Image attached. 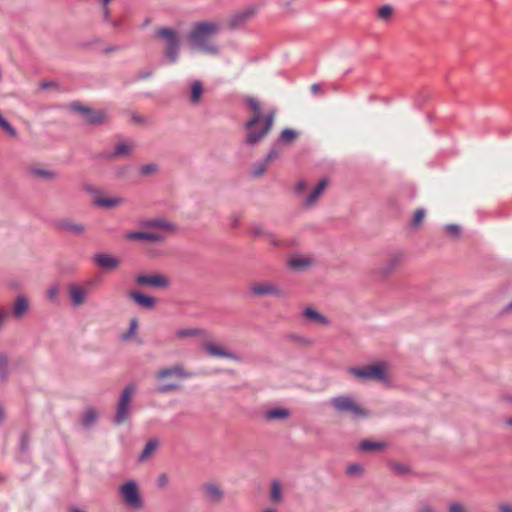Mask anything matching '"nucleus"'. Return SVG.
Listing matches in <instances>:
<instances>
[{"label":"nucleus","mask_w":512,"mask_h":512,"mask_svg":"<svg viewBox=\"0 0 512 512\" xmlns=\"http://www.w3.org/2000/svg\"><path fill=\"white\" fill-rule=\"evenodd\" d=\"M204 88L203 84L199 80H195L191 84L190 94H189V100L192 104L197 105L199 104L201 97L203 95Z\"/></svg>","instance_id":"obj_28"},{"label":"nucleus","mask_w":512,"mask_h":512,"mask_svg":"<svg viewBox=\"0 0 512 512\" xmlns=\"http://www.w3.org/2000/svg\"><path fill=\"white\" fill-rule=\"evenodd\" d=\"M202 334H203V331L200 329H197V328H182V329H178L175 332V337L177 339H184V338L201 336Z\"/></svg>","instance_id":"obj_32"},{"label":"nucleus","mask_w":512,"mask_h":512,"mask_svg":"<svg viewBox=\"0 0 512 512\" xmlns=\"http://www.w3.org/2000/svg\"><path fill=\"white\" fill-rule=\"evenodd\" d=\"M125 202L122 197H105L99 196L94 200L95 205L101 208L112 209L122 205Z\"/></svg>","instance_id":"obj_23"},{"label":"nucleus","mask_w":512,"mask_h":512,"mask_svg":"<svg viewBox=\"0 0 512 512\" xmlns=\"http://www.w3.org/2000/svg\"><path fill=\"white\" fill-rule=\"evenodd\" d=\"M425 218V210L424 209H417L413 215L412 219V225L415 227H418L421 225Z\"/></svg>","instance_id":"obj_41"},{"label":"nucleus","mask_w":512,"mask_h":512,"mask_svg":"<svg viewBox=\"0 0 512 512\" xmlns=\"http://www.w3.org/2000/svg\"><path fill=\"white\" fill-rule=\"evenodd\" d=\"M159 446V442L156 440V439H150L143 451L141 452L140 456H139V459L140 461H144L146 459H148L150 456H152L154 454V452L157 450Z\"/></svg>","instance_id":"obj_29"},{"label":"nucleus","mask_w":512,"mask_h":512,"mask_svg":"<svg viewBox=\"0 0 512 512\" xmlns=\"http://www.w3.org/2000/svg\"><path fill=\"white\" fill-rule=\"evenodd\" d=\"M138 329V320L136 318H132L129 323V329L126 333L123 334L122 338L124 340H129L133 335L136 334Z\"/></svg>","instance_id":"obj_38"},{"label":"nucleus","mask_w":512,"mask_h":512,"mask_svg":"<svg viewBox=\"0 0 512 512\" xmlns=\"http://www.w3.org/2000/svg\"><path fill=\"white\" fill-rule=\"evenodd\" d=\"M136 283L141 286L153 288H167L170 280L165 275L159 273L141 274L136 277Z\"/></svg>","instance_id":"obj_10"},{"label":"nucleus","mask_w":512,"mask_h":512,"mask_svg":"<svg viewBox=\"0 0 512 512\" xmlns=\"http://www.w3.org/2000/svg\"><path fill=\"white\" fill-rule=\"evenodd\" d=\"M158 171V166L155 163H149L146 165H143L140 168V174L143 176H148L156 173Z\"/></svg>","instance_id":"obj_40"},{"label":"nucleus","mask_w":512,"mask_h":512,"mask_svg":"<svg viewBox=\"0 0 512 512\" xmlns=\"http://www.w3.org/2000/svg\"><path fill=\"white\" fill-rule=\"evenodd\" d=\"M155 38L160 40L164 47V53L171 63H175L181 45L179 33L169 27H160L155 30Z\"/></svg>","instance_id":"obj_4"},{"label":"nucleus","mask_w":512,"mask_h":512,"mask_svg":"<svg viewBox=\"0 0 512 512\" xmlns=\"http://www.w3.org/2000/svg\"><path fill=\"white\" fill-rule=\"evenodd\" d=\"M298 137V132L293 129H284L281 132L280 139L285 143H292Z\"/></svg>","instance_id":"obj_37"},{"label":"nucleus","mask_w":512,"mask_h":512,"mask_svg":"<svg viewBox=\"0 0 512 512\" xmlns=\"http://www.w3.org/2000/svg\"><path fill=\"white\" fill-rule=\"evenodd\" d=\"M404 262V255L401 253L391 255L384 266L382 267V272L386 275L395 271L398 267L402 265Z\"/></svg>","instance_id":"obj_25"},{"label":"nucleus","mask_w":512,"mask_h":512,"mask_svg":"<svg viewBox=\"0 0 512 512\" xmlns=\"http://www.w3.org/2000/svg\"><path fill=\"white\" fill-rule=\"evenodd\" d=\"M119 494L124 504L133 510H141L144 501L138 484L134 480L127 481L119 487Z\"/></svg>","instance_id":"obj_6"},{"label":"nucleus","mask_w":512,"mask_h":512,"mask_svg":"<svg viewBox=\"0 0 512 512\" xmlns=\"http://www.w3.org/2000/svg\"><path fill=\"white\" fill-rule=\"evenodd\" d=\"M110 1H111V0H100V2H101V4H102V6H107V5H109V2H110Z\"/></svg>","instance_id":"obj_61"},{"label":"nucleus","mask_w":512,"mask_h":512,"mask_svg":"<svg viewBox=\"0 0 512 512\" xmlns=\"http://www.w3.org/2000/svg\"><path fill=\"white\" fill-rule=\"evenodd\" d=\"M102 13H103L104 20L106 22H110L111 21V11H110L109 5L102 6Z\"/></svg>","instance_id":"obj_49"},{"label":"nucleus","mask_w":512,"mask_h":512,"mask_svg":"<svg viewBox=\"0 0 512 512\" xmlns=\"http://www.w3.org/2000/svg\"><path fill=\"white\" fill-rule=\"evenodd\" d=\"M253 233H254L255 235L263 236V237L267 238L268 240H271V241H272L273 236H272L270 233L263 232V231H262V230H260V229H255V230L253 231Z\"/></svg>","instance_id":"obj_52"},{"label":"nucleus","mask_w":512,"mask_h":512,"mask_svg":"<svg viewBox=\"0 0 512 512\" xmlns=\"http://www.w3.org/2000/svg\"><path fill=\"white\" fill-rule=\"evenodd\" d=\"M192 376L193 373L187 371L182 364L161 368L155 374V379L158 382L157 392L165 394L179 390L181 385L176 380L188 379Z\"/></svg>","instance_id":"obj_3"},{"label":"nucleus","mask_w":512,"mask_h":512,"mask_svg":"<svg viewBox=\"0 0 512 512\" xmlns=\"http://www.w3.org/2000/svg\"><path fill=\"white\" fill-rule=\"evenodd\" d=\"M305 188H306V182H305V181H303V180L299 181V182L297 183V185H296V191H297L298 193H302V192H304Z\"/></svg>","instance_id":"obj_53"},{"label":"nucleus","mask_w":512,"mask_h":512,"mask_svg":"<svg viewBox=\"0 0 512 512\" xmlns=\"http://www.w3.org/2000/svg\"><path fill=\"white\" fill-rule=\"evenodd\" d=\"M136 391V385L135 384H129L127 385L124 390L121 393V396L118 401L117 409H116V415H115V422L117 424L124 423L130 415L129 411V405L132 399L133 394Z\"/></svg>","instance_id":"obj_8"},{"label":"nucleus","mask_w":512,"mask_h":512,"mask_svg":"<svg viewBox=\"0 0 512 512\" xmlns=\"http://www.w3.org/2000/svg\"><path fill=\"white\" fill-rule=\"evenodd\" d=\"M203 348L208 355L213 357L227 358L235 361H238L240 359L235 353L213 342L205 343Z\"/></svg>","instance_id":"obj_15"},{"label":"nucleus","mask_w":512,"mask_h":512,"mask_svg":"<svg viewBox=\"0 0 512 512\" xmlns=\"http://www.w3.org/2000/svg\"><path fill=\"white\" fill-rule=\"evenodd\" d=\"M246 103L251 112V117L246 123L248 130L246 142L248 144H255L265 137L272 128L275 111L271 110L266 115H263L260 102L254 97L247 98Z\"/></svg>","instance_id":"obj_1"},{"label":"nucleus","mask_w":512,"mask_h":512,"mask_svg":"<svg viewBox=\"0 0 512 512\" xmlns=\"http://www.w3.org/2000/svg\"><path fill=\"white\" fill-rule=\"evenodd\" d=\"M58 230L70 233L72 235H82L86 231L84 224L75 222L71 219H60L56 222Z\"/></svg>","instance_id":"obj_16"},{"label":"nucleus","mask_w":512,"mask_h":512,"mask_svg":"<svg viewBox=\"0 0 512 512\" xmlns=\"http://www.w3.org/2000/svg\"><path fill=\"white\" fill-rule=\"evenodd\" d=\"M28 174L30 177L42 180H53L56 178V173L45 166L39 164H33L28 168Z\"/></svg>","instance_id":"obj_17"},{"label":"nucleus","mask_w":512,"mask_h":512,"mask_svg":"<svg viewBox=\"0 0 512 512\" xmlns=\"http://www.w3.org/2000/svg\"><path fill=\"white\" fill-rule=\"evenodd\" d=\"M309 258H292L289 260V266L295 270H303L311 265Z\"/></svg>","instance_id":"obj_35"},{"label":"nucleus","mask_w":512,"mask_h":512,"mask_svg":"<svg viewBox=\"0 0 512 512\" xmlns=\"http://www.w3.org/2000/svg\"><path fill=\"white\" fill-rule=\"evenodd\" d=\"M97 418H98L97 411L92 408H88L83 413L82 424L85 427H90L91 425H93L96 422Z\"/></svg>","instance_id":"obj_34"},{"label":"nucleus","mask_w":512,"mask_h":512,"mask_svg":"<svg viewBox=\"0 0 512 512\" xmlns=\"http://www.w3.org/2000/svg\"><path fill=\"white\" fill-rule=\"evenodd\" d=\"M499 511L500 512H512V507L509 505L503 504V505L499 506Z\"/></svg>","instance_id":"obj_55"},{"label":"nucleus","mask_w":512,"mask_h":512,"mask_svg":"<svg viewBox=\"0 0 512 512\" xmlns=\"http://www.w3.org/2000/svg\"><path fill=\"white\" fill-rule=\"evenodd\" d=\"M8 363L7 357L5 354L0 352V373L6 368Z\"/></svg>","instance_id":"obj_50"},{"label":"nucleus","mask_w":512,"mask_h":512,"mask_svg":"<svg viewBox=\"0 0 512 512\" xmlns=\"http://www.w3.org/2000/svg\"><path fill=\"white\" fill-rule=\"evenodd\" d=\"M419 512H436L435 509L430 505H424L419 509Z\"/></svg>","instance_id":"obj_54"},{"label":"nucleus","mask_w":512,"mask_h":512,"mask_svg":"<svg viewBox=\"0 0 512 512\" xmlns=\"http://www.w3.org/2000/svg\"><path fill=\"white\" fill-rule=\"evenodd\" d=\"M71 107L74 110L82 112L85 115L86 120L91 124H100L105 122L107 119V115L104 111L92 110L90 108L83 107L78 103H73Z\"/></svg>","instance_id":"obj_13"},{"label":"nucleus","mask_w":512,"mask_h":512,"mask_svg":"<svg viewBox=\"0 0 512 512\" xmlns=\"http://www.w3.org/2000/svg\"><path fill=\"white\" fill-rule=\"evenodd\" d=\"M444 229L446 233L453 238H459L461 234V228L457 224H448Z\"/></svg>","instance_id":"obj_39"},{"label":"nucleus","mask_w":512,"mask_h":512,"mask_svg":"<svg viewBox=\"0 0 512 512\" xmlns=\"http://www.w3.org/2000/svg\"><path fill=\"white\" fill-rule=\"evenodd\" d=\"M250 292L254 296L264 297V296H274V297H284L285 291L284 289L274 281H258L254 282L250 286Z\"/></svg>","instance_id":"obj_9"},{"label":"nucleus","mask_w":512,"mask_h":512,"mask_svg":"<svg viewBox=\"0 0 512 512\" xmlns=\"http://www.w3.org/2000/svg\"><path fill=\"white\" fill-rule=\"evenodd\" d=\"M328 186V181L327 179H322L315 187L314 189L312 190V192L307 196L306 200H305V204L306 206H313L317 201L318 199L320 198V196L323 194L324 190L327 188Z\"/></svg>","instance_id":"obj_24"},{"label":"nucleus","mask_w":512,"mask_h":512,"mask_svg":"<svg viewBox=\"0 0 512 512\" xmlns=\"http://www.w3.org/2000/svg\"><path fill=\"white\" fill-rule=\"evenodd\" d=\"M267 165H268V163H266L265 161L263 163H259V164L255 165V167L253 168V171H252L253 175L254 176L262 175L266 171Z\"/></svg>","instance_id":"obj_45"},{"label":"nucleus","mask_w":512,"mask_h":512,"mask_svg":"<svg viewBox=\"0 0 512 512\" xmlns=\"http://www.w3.org/2000/svg\"><path fill=\"white\" fill-rule=\"evenodd\" d=\"M302 318L309 324L319 326H328L330 324L328 317L313 307H306L302 312Z\"/></svg>","instance_id":"obj_14"},{"label":"nucleus","mask_w":512,"mask_h":512,"mask_svg":"<svg viewBox=\"0 0 512 512\" xmlns=\"http://www.w3.org/2000/svg\"><path fill=\"white\" fill-rule=\"evenodd\" d=\"M168 484V476L166 474H162L158 478V485L160 487H165Z\"/></svg>","instance_id":"obj_51"},{"label":"nucleus","mask_w":512,"mask_h":512,"mask_svg":"<svg viewBox=\"0 0 512 512\" xmlns=\"http://www.w3.org/2000/svg\"><path fill=\"white\" fill-rule=\"evenodd\" d=\"M219 30L220 25L216 22H198L195 23L189 31L188 38L198 50L206 54L215 55L218 53V48L210 39L216 35Z\"/></svg>","instance_id":"obj_2"},{"label":"nucleus","mask_w":512,"mask_h":512,"mask_svg":"<svg viewBox=\"0 0 512 512\" xmlns=\"http://www.w3.org/2000/svg\"><path fill=\"white\" fill-rule=\"evenodd\" d=\"M205 498L213 503H218L223 498V491L219 485L207 483L202 487Z\"/></svg>","instance_id":"obj_19"},{"label":"nucleus","mask_w":512,"mask_h":512,"mask_svg":"<svg viewBox=\"0 0 512 512\" xmlns=\"http://www.w3.org/2000/svg\"><path fill=\"white\" fill-rule=\"evenodd\" d=\"M94 285H95V281L90 280V281H88V282L86 283V285H85V286H83V288L88 289V293H89L90 291H92V290H93Z\"/></svg>","instance_id":"obj_56"},{"label":"nucleus","mask_w":512,"mask_h":512,"mask_svg":"<svg viewBox=\"0 0 512 512\" xmlns=\"http://www.w3.org/2000/svg\"><path fill=\"white\" fill-rule=\"evenodd\" d=\"M311 91L316 94L320 91V86L318 84H313L311 87H310Z\"/></svg>","instance_id":"obj_57"},{"label":"nucleus","mask_w":512,"mask_h":512,"mask_svg":"<svg viewBox=\"0 0 512 512\" xmlns=\"http://www.w3.org/2000/svg\"><path fill=\"white\" fill-rule=\"evenodd\" d=\"M506 425L512 427V417H509L505 420Z\"/></svg>","instance_id":"obj_60"},{"label":"nucleus","mask_w":512,"mask_h":512,"mask_svg":"<svg viewBox=\"0 0 512 512\" xmlns=\"http://www.w3.org/2000/svg\"><path fill=\"white\" fill-rule=\"evenodd\" d=\"M394 15V8L391 5H383L376 10V16L379 20L388 22Z\"/></svg>","instance_id":"obj_31"},{"label":"nucleus","mask_w":512,"mask_h":512,"mask_svg":"<svg viewBox=\"0 0 512 512\" xmlns=\"http://www.w3.org/2000/svg\"><path fill=\"white\" fill-rule=\"evenodd\" d=\"M134 149V143L131 141L120 142L116 145L113 155L126 156L129 155Z\"/></svg>","instance_id":"obj_30"},{"label":"nucleus","mask_w":512,"mask_h":512,"mask_svg":"<svg viewBox=\"0 0 512 512\" xmlns=\"http://www.w3.org/2000/svg\"><path fill=\"white\" fill-rule=\"evenodd\" d=\"M71 512H83V511H81V510H79V509H77V508H73V509L71 510Z\"/></svg>","instance_id":"obj_63"},{"label":"nucleus","mask_w":512,"mask_h":512,"mask_svg":"<svg viewBox=\"0 0 512 512\" xmlns=\"http://www.w3.org/2000/svg\"><path fill=\"white\" fill-rule=\"evenodd\" d=\"M129 297L140 307L145 309H153L156 305V299L152 296L145 295L137 291H131Z\"/></svg>","instance_id":"obj_20"},{"label":"nucleus","mask_w":512,"mask_h":512,"mask_svg":"<svg viewBox=\"0 0 512 512\" xmlns=\"http://www.w3.org/2000/svg\"><path fill=\"white\" fill-rule=\"evenodd\" d=\"M330 404L340 413H351L355 418L367 416V412L349 396H339L332 398Z\"/></svg>","instance_id":"obj_7"},{"label":"nucleus","mask_w":512,"mask_h":512,"mask_svg":"<svg viewBox=\"0 0 512 512\" xmlns=\"http://www.w3.org/2000/svg\"><path fill=\"white\" fill-rule=\"evenodd\" d=\"M362 471H363V468L359 464L349 465L346 470L347 474L352 475V476L359 475L362 473Z\"/></svg>","instance_id":"obj_44"},{"label":"nucleus","mask_w":512,"mask_h":512,"mask_svg":"<svg viewBox=\"0 0 512 512\" xmlns=\"http://www.w3.org/2000/svg\"><path fill=\"white\" fill-rule=\"evenodd\" d=\"M128 240H140L150 243H160L165 240V235L160 232H152L146 229L145 231L129 232L125 235Z\"/></svg>","instance_id":"obj_12"},{"label":"nucleus","mask_w":512,"mask_h":512,"mask_svg":"<svg viewBox=\"0 0 512 512\" xmlns=\"http://www.w3.org/2000/svg\"><path fill=\"white\" fill-rule=\"evenodd\" d=\"M9 316V311L3 307H0V329L2 328L3 324L8 320Z\"/></svg>","instance_id":"obj_47"},{"label":"nucleus","mask_w":512,"mask_h":512,"mask_svg":"<svg viewBox=\"0 0 512 512\" xmlns=\"http://www.w3.org/2000/svg\"><path fill=\"white\" fill-rule=\"evenodd\" d=\"M385 447H386V444L383 442H374V441H369V440L362 441L359 444L360 450L366 451V452L379 451V450L384 449Z\"/></svg>","instance_id":"obj_33"},{"label":"nucleus","mask_w":512,"mask_h":512,"mask_svg":"<svg viewBox=\"0 0 512 512\" xmlns=\"http://www.w3.org/2000/svg\"><path fill=\"white\" fill-rule=\"evenodd\" d=\"M448 512H468L465 505L459 502H453L449 505Z\"/></svg>","instance_id":"obj_43"},{"label":"nucleus","mask_w":512,"mask_h":512,"mask_svg":"<svg viewBox=\"0 0 512 512\" xmlns=\"http://www.w3.org/2000/svg\"><path fill=\"white\" fill-rule=\"evenodd\" d=\"M278 157L279 151H277L276 149H272L266 156L265 162L269 164L271 161L277 159Z\"/></svg>","instance_id":"obj_48"},{"label":"nucleus","mask_w":512,"mask_h":512,"mask_svg":"<svg viewBox=\"0 0 512 512\" xmlns=\"http://www.w3.org/2000/svg\"><path fill=\"white\" fill-rule=\"evenodd\" d=\"M290 415V410L283 407H274L264 412V418L267 421L285 420L288 419Z\"/></svg>","instance_id":"obj_22"},{"label":"nucleus","mask_w":512,"mask_h":512,"mask_svg":"<svg viewBox=\"0 0 512 512\" xmlns=\"http://www.w3.org/2000/svg\"><path fill=\"white\" fill-rule=\"evenodd\" d=\"M347 372L360 380L383 381L387 376V365L378 362L363 367H349Z\"/></svg>","instance_id":"obj_5"},{"label":"nucleus","mask_w":512,"mask_h":512,"mask_svg":"<svg viewBox=\"0 0 512 512\" xmlns=\"http://www.w3.org/2000/svg\"><path fill=\"white\" fill-rule=\"evenodd\" d=\"M58 294H59V290L57 287L53 286V287H50L47 291V296L49 298V300L55 302L57 301L58 299Z\"/></svg>","instance_id":"obj_46"},{"label":"nucleus","mask_w":512,"mask_h":512,"mask_svg":"<svg viewBox=\"0 0 512 512\" xmlns=\"http://www.w3.org/2000/svg\"><path fill=\"white\" fill-rule=\"evenodd\" d=\"M141 227L144 229H148L152 232H160L162 235H165V238L169 233L174 230V226L167 220L163 218H153L144 220L141 222Z\"/></svg>","instance_id":"obj_11"},{"label":"nucleus","mask_w":512,"mask_h":512,"mask_svg":"<svg viewBox=\"0 0 512 512\" xmlns=\"http://www.w3.org/2000/svg\"><path fill=\"white\" fill-rule=\"evenodd\" d=\"M282 499V486L279 481H273L271 484L270 500L274 503L280 502Z\"/></svg>","instance_id":"obj_36"},{"label":"nucleus","mask_w":512,"mask_h":512,"mask_svg":"<svg viewBox=\"0 0 512 512\" xmlns=\"http://www.w3.org/2000/svg\"><path fill=\"white\" fill-rule=\"evenodd\" d=\"M94 261L98 266L106 270L116 269L120 264L119 259L109 254H98L95 256Z\"/></svg>","instance_id":"obj_21"},{"label":"nucleus","mask_w":512,"mask_h":512,"mask_svg":"<svg viewBox=\"0 0 512 512\" xmlns=\"http://www.w3.org/2000/svg\"><path fill=\"white\" fill-rule=\"evenodd\" d=\"M261 512H279L276 508H265Z\"/></svg>","instance_id":"obj_58"},{"label":"nucleus","mask_w":512,"mask_h":512,"mask_svg":"<svg viewBox=\"0 0 512 512\" xmlns=\"http://www.w3.org/2000/svg\"><path fill=\"white\" fill-rule=\"evenodd\" d=\"M300 341L303 342V343H307V344L310 343V341L308 339H306V338H300Z\"/></svg>","instance_id":"obj_62"},{"label":"nucleus","mask_w":512,"mask_h":512,"mask_svg":"<svg viewBox=\"0 0 512 512\" xmlns=\"http://www.w3.org/2000/svg\"><path fill=\"white\" fill-rule=\"evenodd\" d=\"M29 302L24 296H18L13 304L12 312L14 317L21 319L28 311Z\"/></svg>","instance_id":"obj_27"},{"label":"nucleus","mask_w":512,"mask_h":512,"mask_svg":"<svg viewBox=\"0 0 512 512\" xmlns=\"http://www.w3.org/2000/svg\"><path fill=\"white\" fill-rule=\"evenodd\" d=\"M254 14H255L254 8H247V9L235 14L234 16H232L229 20V25L232 28L241 26L242 24L245 23V21L250 19Z\"/></svg>","instance_id":"obj_26"},{"label":"nucleus","mask_w":512,"mask_h":512,"mask_svg":"<svg viewBox=\"0 0 512 512\" xmlns=\"http://www.w3.org/2000/svg\"><path fill=\"white\" fill-rule=\"evenodd\" d=\"M68 291L73 305L80 306L86 302L88 289L83 288L82 286L79 285H70Z\"/></svg>","instance_id":"obj_18"},{"label":"nucleus","mask_w":512,"mask_h":512,"mask_svg":"<svg viewBox=\"0 0 512 512\" xmlns=\"http://www.w3.org/2000/svg\"><path fill=\"white\" fill-rule=\"evenodd\" d=\"M0 127L8 133L10 136L15 137L16 136V130L2 117L0 114Z\"/></svg>","instance_id":"obj_42"},{"label":"nucleus","mask_w":512,"mask_h":512,"mask_svg":"<svg viewBox=\"0 0 512 512\" xmlns=\"http://www.w3.org/2000/svg\"><path fill=\"white\" fill-rule=\"evenodd\" d=\"M41 86H42V88H43V89H47V88H49V87H51V86H52V83L45 82V83H42V85H41Z\"/></svg>","instance_id":"obj_59"}]
</instances>
